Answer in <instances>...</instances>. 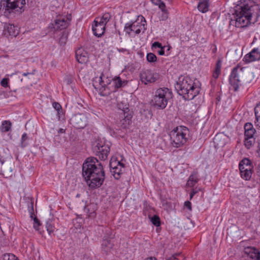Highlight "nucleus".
Instances as JSON below:
<instances>
[{
    "label": "nucleus",
    "instance_id": "1",
    "mask_svg": "<svg viewBox=\"0 0 260 260\" xmlns=\"http://www.w3.org/2000/svg\"><path fill=\"white\" fill-rule=\"evenodd\" d=\"M260 16V8L250 0H245L238 5L235 10L234 19L231 24H235L237 27H244L249 24L254 23Z\"/></svg>",
    "mask_w": 260,
    "mask_h": 260
},
{
    "label": "nucleus",
    "instance_id": "2",
    "mask_svg": "<svg viewBox=\"0 0 260 260\" xmlns=\"http://www.w3.org/2000/svg\"><path fill=\"white\" fill-rule=\"evenodd\" d=\"M82 175L89 187L94 189L100 187L105 178L102 164L95 157H88L82 166Z\"/></svg>",
    "mask_w": 260,
    "mask_h": 260
},
{
    "label": "nucleus",
    "instance_id": "3",
    "mask_svg": "<svg viewBox=\"0 0 260 260\" xmlns=\"http://www.w3.org/2000/svg\"><path fill=\"white\" fill-rule=\"evenodd\" d=\"M175 87L178 94L187 100H192L200 92L199 87L194 85L193 81L188 77L183 78L182 80L179 78Z\"/></svg>",
    "mask_w": 260,
    "mask_h": 260
},
{
    "label": "nucleus",
    "instance_id": "4",
    "mask_svg": "<svg viewBox=\"0 0 260 260\" xmlns=\"http://www.w3.org/2000/svg\"><path fill=\"white\" fill-rule=\"evenodd\" d=\"M25 0H1L0 11L7 17H10L16 13H21L24 11Z\"/></svg>",
    "mask_w": 260,
    "mask_h": 260
},
{
    "label": "nucleus",
    "instance_id": "5",
    "mask_svg": "<svg viewBox=\"0 0 260 260\" xmlns=\"http://www.w3.org/2000/svg\"><path fill=\"white\" fill-rule=\"evenodd\" d=\"M172 92L168 88H160L156 90L152 103L153 105L157 109H165L168 102V100L172 98Z\"/></svg>",
    "mask_w": 260,
    "mask_h": 260
},
{
    "label": "nucleus",
    "instance_id": "6",
    "mask_svg": "<svg viewBox=\"0 0 260 260\" xmlns=\"http://www.w3.org/2000/svg\"><path fill=\"white\" fill-rule=\"evenodd\" d=\"M188 131L186 127H177L173 129L170 133L172 146L176 148L182 146L187 141L186 135Z\"/></svg>",
    "mask_w": 260,
    "mask_h": 260
},
{
    "label": "nucleus",
    "instance_id": "7",
    "mask_svg": "<svg viewBox=\"0 0 260 260\" xmlns=\"http://www.w3.org/2000/svg\"><path fill=\"white\" fill-rule=\"evenodd\" d=\"M14 162L12 158L5 159L0 155V173L6 178L13 175Z\"/></svg>",
    "mask_w": 260,
    "mask_h": 260
},
{
    "label": "nucleus",
    "instance_id": "8",
    "mask_svg": "<svg viewBox=\"0 0 260 260\" xmlns=\"http://www.w3.org/2000/svg\"><path fill=\"white\" fill-rule=\"evenodd\" d=\"M243 70V68L235 67L231 74L229 81L235 91L238 90L241 81L245 78Z\"/></svg>",
    "mask_w": 260,
    "mask_h": 260
},
{
    "label": "nucleus",
    "instance_id": "9",
    "mask_svg": "<svg viewBox=\"0 0 260 260\" xmlns=\"http://www.w3.org/2000/svg\"><path fill=\"white\" fill-rule=\"evenodd\" d=\"M93 149L95 154L103 160L107 159L110 152V147L100 140H96L93 144Z\"/></svg>",
    "mask_w": 260,
    "mask_h": 260
},
{
    "label": "nucleus",
    "instance_id": "10",
    "mask_svg": "<svg viewBox=\"0 0 260 260\" xmlns=\"http://www.w3.org/2000/svg\"><path fill=\"white\" fill-rule=\"evenodd\" d=\"M108 81L107 78L102 75L94 78L92 81V85L95 89L99 91L101 95L105 96L109 93V91H107Z\"/></svg>",
    "mask_w": 260,
    "mask_h": 260
},
{
    "label": "nucleus",
    "instance_id": "11",
    "mask_svg": "<svg viewBox=\"0 0 260 260\" xmlns=\"http://www.w3.org/2000/svg\"><path fill=\"white\" fill-rule=\"evenodd\" d=\"M71 19V14L67 15L66 17L58 16L54 20V22L49 26V27L53 28L55 30H60L65 29L69 25Z\"/></svg>",
    "mask_w": 260,
    "mask_h": 260
},
{
    "label": "nucleus",
    "instance_id": "12",
    "mask_svg": "<svg viewBox=\"0 0 260 260\" xmlns=\"http://www.w3.org/2000/svg\"><path fill=\"white\" fill-rule=\"evenodd\" d=\"M70 123L77 129L84 128L88 123V118L84 113H78L70 119Z\"/></svg>",
    "mask_w": 260,
    "mask_h": 260
},
{
    "label": "nucleus",
    "instance_id": "13",
    "mask_svg": "<svg viewBox=\"0 0 260 260\" xmlns=\"http://www.w3.org/2000/svg\"><path fill=\"white\" fill-rule=\"evenodd\" d=\"M119 108L122 110L121 113V115H122L121 117V119L120 120L119 124L122 128H125L131 122L132 114L131 112H129V110L126 105L122 108L120 105H119Z\"/></svg>",
    "mask_w": 260,
    "mask_h": 260
},
{
    "label": "nucleus",
    "instance_id": "14",
    "mask_svg": "<svg viewBox=\"0 0 260 260\" xmlns=\"http://www.w3.org/2000/svg\"><path fill=\"white\" fill-rule=\"evenodd\" d=\"M140 80L145 84L148 83L155 82L159 78L157 73H154L150 70H145L140 73Z\"/></svg>",
    "mask_w": 260,
    "mask_h": 260
},
{
    "label": "nucleus",
    "instance_id": "15",
    "mask_svg": "<svg viewBox=\"0 0 260 260\" xmlns=\"http://www.w3.org/2000/svg\"><path fill=\"white\" fill-rule=\"evenodd\" d=\"M19 33L18 27L12 24H6L4 28V34L6 37H16Z\"/></svg>",
    "mask_w": 260,
    "mask_h": 260
},
{
    "label": "nucleus",
    "instance_id": "16",
    "mask_svg": "<svg viewBox=\"0 0 260 260\" xmlns=\"http://www.w3.org/2000/svg\"><path fill=\"white\" fill-rule=\"evenodd\" d=\"M105 25L99 22L98 20L94 21V25H92L93 34L98 37H101L105 32Z\"/></svg>",
    "mask_w": 260,
    "mask_h": 260
},
{
    "label": "nucleus",
    "instance_id": "17",
    "mask_svg": "<svg viewBox=\"0 0 260 260\" xmlns=\"http://www.w3.org/2000/svg\"><path fill=\"white\" fill-rule=\"evenodd\" d=\"M244 253L251 259L260 260V251L253 247H247L245 248Z\"/></svg>",
    "mask_w": 260,
    "mask_h": 260
},
{
    "label": "nucleus",
    "instance_id": "18",
    "mask_svg": "<svg viewBox=\"0 0 260 260\" xmlns=\"http://www.w3.org/2000/svg\"><path fill=\"white\" fill-rule=\"evenodd\" d=\"M244 59L246 62L258 60L260 59V52L257 48H254L244 56Z\"/></svg>",
    "mask_w": 260,
    "mask_h": 260
},
{
    "label": "nucleus",
    "instance_id": "19",
    "mask_svg": "<svg viewBox=\"0 0 260 260\" xmlns=\"http://www.w3.org/2000/svg\"><path fill=\"white\" fill-rule=\"evenodd\" d=\"M76 57L77 61L82 64L85 63L88 61V53L82 48H79L76 51Z\"/></svg>",
    "mask_w": 260,
    "mask_h": 260
},
{
    "label": "nucleus",
    "instance_id": "20",
    "mask_svg": "<svg viewBox=\"0 0 260 260\" xmlns=\"http://www.w3.org/2000/svg\"><path fill=\"white\" fill-rule=\"evenodd\" d=\"M145 23H146V20L143 16L141 17L140 22L136 21L132 23V24H134L135 26V32L136 34H139L141 30L144 32L146 29Z\"/></svg>",
    "mask_w": 260,
    "mask_h": 260
},
{
    "label": "nucleus",
    "instance_id": "21",
    "mask_svg": "<svg viewBox=\"0 0 260 260\" xmlns=\"http://www.w3.org/2000/svg\"><path fill=\"white\" fill-rule=\"evenodd\" d=\"M124 171L125 164L122 163L119 166L116 167L114 169L112 170L111 172L116 179H118L120 178L121 175L124 172Z\"/></svg>",
    "mask_w": 260,
    "mask_h": 260
},
{
    "label": "nucleus",
    "instance_id": "22",
    "mask_svg": "<svg viewBox=\"0 0 260 260\" xmlns=\"http://www.w3.org/2000/svg\"><path fill=\"white\" fill-rule=\"evenodd\" d=\"M225 136L221 134H217L213 139L214 143L215 146L218 147H221L225 145Z\"/></svg>",
    "mask_w": 260,
    "mask_h": 260
},
{
    "label": "nucleus",
    "instance_id": "23",
    "mask_svg": "<svg viewBox=\"0 0 260 260\" xmlns=\"http://www.w3.org/2000/svg\"><path fill=\"white\" fill-rule=\"evenodd\" d=\"M209 2L208 0H203L200 2L198 5V10L202 12L206 13L208 11Z\"/></svg>",
    "mask_w": 260,
    "mask_h": 260
},
{
    "label": "nucleus",
    "instance_id": "24",
    "mask_svg": "<svg viewBox=\"0 0 260 260\" xmlns=\"http://www.w3.org/2000/svg\"><path fill=\"white\" fill-rule=\"evenodd\" d=\"M113 243L111 242V240L109 239H104L102 244V248L105 252H108L112 248Z\"/></svg>",
    "mask_w": 260,
    "mask_h": 260
},
{
    "label": "nucleus",
    "instance_id": "25",
    "mask_svg": "<svg viewBox=\"0 0 260 260\" xmlns=\"http://www.w3.org/2000/svg\"><path fill=\"white\" fill-rule=\"evenodd\" d=\"M221 62H222L221 59H218L216 62L215 69L213 73V77L215 79H217L218 77V76L220 73V70H221Z\"/></svg>",
    "mask_w": 260,
    "mask_h": 260
},
{
    "label": "nucleus",
    "instance_id": "26",
    "mask_svg": "<svg viewBox=\"0 0 260 260\" xmlns=\"http://www.w3.org/2000/svg\"><path fill=\"white\" fill-rule=\"evenodd\" d=\"M12 126L11 122L9 120H5L3 121L1 126V131L2 132H7L11 129Z\"/></svg>",
    "mask_w": 260,
    "mask_h": 260
},
{
    "label": "nucleus",
    "instance_id": "27",
    "mask_svg": "<svg viewBox=\"0 0 260 260\" xmlns=\"http://www.w3.org/2000/svg\"><path fill=\"white\" fill-rule=\"evenodd\" d=\"M240 174L241 177L245 180H249L251 177L252 171L247 170L246 171H243L242 170H240Z\"/></svg>",
    "mask_w": 260,
    "mask_h": 260
},
{
    "label": "nucleus",
    "instance_id": "28",
    "mask_svg": "<svg viewBox=\"0 0 260 260\" xmlns=\"http://www.w3.org/2000/svg\"><path fill=\"white\" fill-rule=\"evenodd\" d=\"M68 33L64 31L61 34V36L59 39V43L60 45L63 46L66 44L68 39Z\"/></svg>",
    "mask_w": 260,
    "mask_h": 260
},
{
    "label": "nucleus",
    "instance_id": "29",
    "mask_svg": "<svg viewBox=\"0 0 260 260\" xmlns=\"http://www.w3.org/2000/svg\"><path fill=\"white\" fill-rule=\"evenodd\" d=\"M113 84L116 88H120L125 85V81H122L119 77H116L113 79Z\"/></svg>",
    "mask_w": 260,
    "mask_h": 260
},
{
    "label": "nucleus",
    "instance_id": "30",
    "mask_svg": "<svg viewBox=\"0 0 260 260\" xmlns=\"http://www.w3.org/2000/svg\"><path fill=\"white\" fill-rule=\"evenodd\" d=\"M122 163V162L121 161H118L115 158H111L109 164L110 171H111L112 170L114 169L116 167H118Z\"/></svg>",
    "mask_w": 260,
    "mask_h": 260
},
{
    "label": "nucleus",
    "instance_id": "31",
    "mask_svg": "<svg viewBox=\"0 0 260 260\" xmlns=\"http://www.w3.org/2000/svg\"><path fill=\"white\" fill-rule=\"evenodd\" d=\"M135 26L134 24H132L131 23H127L124 26V31L129 35L132 31H135Z\"/></svg>",
    "mask_w": 260,
    "mask_h": 260
},
{
    "label": "nucleus",
    "instance_id": "32",
    "mask_svg": "<svg viewBox=\"0 0 260 260\" xmlns=\"http://www.w3.org/2000/svg\"><path fill=\"white\" fill-rule=\"evenodd\" d=\"M110 18V14L109 13H106L103 15L102 17L100 18L99 22H100L101 23H103L104 25H106L107 23L109 21Z\"/></svg>",
    "mask_w": 260,
    "mask_h": 260
},
{
    "label": "nucleus",
    "instance_id": "33",
    "mask_svg": "<svg viewBox=\"0 0 260 260\" xmlns=\"http://www.w3.org/2000/svg\"><path fill=\"white\" fill-rule=\"evenodd\" d=\"M2 260H18V259L13 254L6 253L3 255Z\"/></svg>",
    "mask_w": 260,
    "mask_h": 260
},
{
    "label": "nucleus",
    "instance_id": "34",
    "mask_svg": "<svg viewBox=\"0 0 260 260\" xmlns=\"http://www.w3.org/2000/svg\"><path fill=\"white\" fill-rule=\"evenodd\" d=\"M254 142V138H245L244 140V144L245 147L249 149L252 146Z\"/></svg>",
    "mask_w": 260,
    "mask_h": 260
},
{
    "label": "nucleus",
    "instance_id": "35",
    "mask_svg": "<svg viewBox=\"0 0 260 260\" xmlns=\"http://www.w3.org/2000/svg\"><path fill=\"white\" fill-rule=\"evenodd\" d=\"M198 181V179L196 176H195L194 175H191V176H190V177L188 179L187 184L189 186H192L196 183H197Z\"/></svg>",
    "mask_w": 260,
    "mask_h": 260
},
{
    "label": "nucleus",
    "instance_id": "36",
    "mask_svg": "<svg viewBox=\"0 0 260 260\" xmlns=\"http://www.w3.org/2000/svg\"><path fill=\"white\" fill-rule=\"evenodd\" d=\"M255 132H256V131L254 128L252 129H250V130L245 131L244 135H245V138H254V135Z\"/></svg>",
    "mask_w": 260,
    "mask_h": 260
},
{
    "label": "nucleus",
    "instance_id": "37",
    "mask_svg": "<svg viewBox=\"0 0 260 260\" xmlns=\"http://www.w3.org/2000/svg\"><path fill=\"white\" fill-rule=\"evenodd\" d=\"M156 56L153 53H149L147 55V60L150 62H154L156 61Z\"/></svg>",
    "mask_w": 260,
    "mask_h": 260
},
{
    "label": "nucleus",
    "instance_id": "38",
    "mask_svg": "<svg viewBox=\"0 0 260 260\" xmlns=\"http://www.w3.org/2000/svg\"><path fill=\"white\" fill-rule=\"evenodd\" d=\"M46 226L48 233L49 234V235H50L51 233H52L54 231V226L51 223V222L50 220H49L46 222Z\"/></svg>",
    "mask_w": 260,
    "mask_h": 260
},
{
    "label": "nucleus",
    "instance_id": "39",
    "mask_svg": "<svg viewBox=\"0 0 260 260\" xmlns=\"http://www.w3.org/2000/svg\"><path fill=\"white\" fill-rule=\"evenodd\" d=\"M151 222L156 226L160 225V219L157 215H154L152 216L151 218Z\"/></svg>",
    "mask_w": 260,
    "mask_h": 260
},
{
    "label": "nucleus",
    "instance_id": "40",
    "mask_svg": "<svg viewBox=\"0 0 260 260\" xmlns=\"http://www.w3.org/2000/svg\"><path fill=\"white\" fill-rule=\"evenodd\" d=\"M183 256L181 255V253H175L171 257L167 260H183Z\"/></svg>",
    "mask_w": 260,
    "mask_h": 260
},
{
    "label": "nucleus",
    "instance_id": "41",
    "mask_svg": "<svg viewBox=\"0 0 260 260\" xmlns=\"http://www.w3.org/2000/svg\"><path fill=\"white\" fill-rule=\"evenodd\" d=\"M242 165L243 167L246 165H251V162L250 159L247 158L243 159L239 163V165Z\"/></svg>",
    "mask_w": 260,
    "mask_h": 260
},
{
    "label": "nucleus",
    "instance_id": "42",
    "mask_svg": "<svg viewBox=\"0 0 260 260\" xmlns=\"http://www.w3.org/2000/svg\"><path fill=\"white\" fill-rule=\"evenodd\" d=\"M28 139L27 135L26 133H24L21 138V145L22 147H24L26 146V143H25V141Z\"/></svg>",
    "mask_w": 260,
    "mask_h": 260
},
{
    "label": "nucleus",
    "instance_id": "43",
    "mask_svg": "<svg viewBox=\"0 0 260 260\" xmlns=\"http://www.w3.org/2000/svg\"><path fill=\"white\" fill-rule=\"evenodd\" d=\"M239 170H242L243 171H246L247 170H251L252 166L251 165H246L244 167H243L242 165H239Z\"/></svg>",
    "mask_w": 260,
    "mask_h": 260
},
{
    "label": "nucleus",
    "instance_id": "44",
    "mask_svg": "<svg viewBox=\"0 0 260 260\" xmlns=\"http://www.w3.org/2000/svg\"><path fill=\"white\" fill-rule=\"evenodd\" d=\"M40 222L38 219L37 217L34 218V228L37 231L39 230L38 226L40 225Z\"/></svg>",
    "mask_w": 260,
    "mask_h": 260
},
{
    "label": "nucleus",
    "instance_id": "45",
    "mask_svg": "<svg viewBox=\"0 0 260 260\" xmlns=\"http://www.w3.org/2000/svg\"><path fill=\"white\" fill-rule=\"evenodd\" d=\"M8 78H4L1 81V85L4 87H7L8 86Z\"/></svg>",
    "mask_w": 260,
    "mask_h": 260
},
{
    "label": "nucleus",
    "instance_id": "46",
    "mask_svg": "<svg viewBox=\"0 0 260 260\" xmlns=\"http://www.w3.org/2000/svg\"><path fill=\"white\" fill-rule=\"evenodd\" d=\"M168 18V11L165 12H162V14L160 17V20L162 21L166 20Z\"/></svg>",
    "mask_w": 260,
    "mask_h": 260
},
{
    "label": "nucleus",
    "instance_id": "47",
    "mask_svg": "<svg viewBox=\"0 0 260 260\" xmlns=\"http://www.w3.org/2000/svg\"><path fill=\"white\" fill-rule=\"evenodd\" d=\"M255 117H260V104L257 105L254 109Z\"/></svg>",
    "mask_w": 260,
    "mask_h": 260
},
{
    "label": "nucleus",
    "instance_id": "48",
    "mask_svg": "<svg viewBox=\"0 0 260 260\" xmlns=\"http://www.w3.org/2000/svg\"><path fill=\"white\" fill-rule=\"evenodd\" d=\"M53 108L56 110V111H59L60 110H61L62 108L61 105L57 102H54L53 103Z\"/></svg>",
    "mask_w": 260,
    "mask_h": 260
},
{
    "label": "nucleus",
    "instance_id": "49",
    "mask_svg": "<svg viewBox=\"0 0 260 260\" xmlns=\"http://www.w3.org/2000/svg\"><path fill=\"white\" fill-rule=\"evenodd\" d=\"M254 129L253 125L250 123H246L244 125L245 131Z\"/></svg>",
    "mask_w": 260,
    "mask_h": 260
},
{
    "label": "nucleus",
    "instance_id": "50",
    "mask_svg": "<svg viewBox=\"0 0 260 260\" xmlns=\"http://www.w3.org/2000/svg\"><path fill=\"white\" fill-rule=\"evenodd\" d=\"M158 6L162 12H165L167 11L165 4L163 2H162Z\"/></svg>",
    "mask_w": 260,
    "mask_h": 260
},
{
    "label": "nucleus",
    "instance_id": "51",
    "mask_svg": "<svg viewBox=\"0 0 260 260\" xmlns=\"http://www.w3.org/2000/svg\"><path fill=\"white\" fill-rule=\"evenodd\" d=\"M161 47H162V46L161 43H159L158 42H155L152 45V48H160Z\"/></svg>",
    "mask_w": 260,
    "mask_h": 260
},
{
    "label": "nucleus",
    "instance_id": "52",
    "mask_svg": "<svg viewBox=\"0 0 260 260\" xmlns=\"http://www.w3.org/2000/svg\"><path fill=\"white\" fill-rule=\"evenodd\" d=\"M255 126L260 129V117H256Z\"/></svg>",
    "mask_w": 260,
    "mask_h": 260
},
{
    "label": "nucleus",
    "instance_id": "53",
    "mask_svg": "<svg viewBox=\"0 0 260 260\" xmlns=\"http://www.w3.org/2000/svg\"><path fill=\"white\" fill-rule=\"evenodd\" d=\"M184 206L189 210H191V204L189 201L185 202Z\"/></svg>",
    "mask_w": 260,
    "mask_h": 260
},
{
    "label": "nucleus",
    "instance_id": "54",
    "mask_svg": "<svg viewBox=\"0 0 260 260\" xmlns=\"http://www.w3.org/2000/svg\"><path fill=\"white\" fill-rule=\"evenodd\" d=\"M152 3L158 6L162 1L161 0H151Z\"/></svg>",
    "mask_w": 260,
    "mask_h": 260
},
{
    "label": "nucleus",
    "instance_id": "55",
    "mask_svg": "<svg viewBox=\"0 0 260 260\" xmlns=\"http://www.w3.org/2000/svg\"><path fill=\"white\" fill-rule=\"evenodd\" d=\"M164 47L160 48V50L158 51V53L160 55H163L165 54Z\"/></svg>",
    "mask_w": 260,
    "mask_h": 260
},
{
    "label": "nucleus",
    "instance_id": "56",
    "mask_svg": "<svg viewBox=\"0 0 260 260\" xmlns=\"http://www.w3.org/2000/svg\"><path fill=\"white\" fill-rule=\"evenodd\" d=\"M66 80L68 84H70L72 82V79L71 76H68L66 79Z\"/></svg>",
    "mask_w": 260,
    "mask_h": 260
},
{
    "label": "nucleus",
    "instance_id": "57",
    "mask_svg": "<svg viewBox=\"0 0 260 260\" xmlns=\"http://www.w3.org/2000/svg\"><path fill=\"white\" fill-rule=\"evenodd\" d=\"M197 192V191H194V189H193L191 192L190 193V199H191L193 196Z\"/></svg>",
    "mask_w": 260,
    "mask_h": 260
},
{
    "label": "nucleus",
    "instance_id": "58",
    "mask_svg": "<svg viewBox=\"0 0 260 260\" xmlns=\"http://www.w3.org/2000/svg\"><path fill=\"white\" fill-rule=\"evenodd\" d=\"M257 173L259 176H260V163H259L256 167Z\"/></svg>",
    "mask_w": 260,
    "mask_h": 260
},
{
    "label": "nucleus",
    "instance_id": "59",
    "mask_svg": "<svg viewBox=\"0 0 260 260\" xmlns=\"http://www.w3.org/2000/svg\"><path fill=\"white\" fill-rule=\"evenodd\" d=\"M57 112L58 118L59 120L60 118V115L62 113V109L60 110L59 111H57Z\"/></svg>",
    "mask_w": 260,
    "mask_h": 260
},
{
    "label": "nucleus",
    "instance_id": "60",
    "mask_svg": "<svg viewBox=\"0 0 260 260\" xmlns=\"http://www.w3.org/2000/svg\"><path fill=\"white\" fill-rule=\"evenodd\" d=\"M117 50L119 52H124L126 51V49L124 48H117Z\"/></svg>",
    "mask_w": 260,
    "mask_h": 260
},
{
    "label": "nucleus",
    "instance_id": "61",
    "mask_svg": "<svg viewBox=\"0 0 260 260\" xmlns=\"http://www.w3.org/2000/svg\"><path fill=\"white\" fill-rule=\"evenodd\" d=\"M66 130L63 128H60L58 131V133H64Z\"/></svg>",
    "mask_w": 260,
    "mask_h": 260
},
{
    "label": "nucleus",
    "instance_id": "62",
    "mask_svg": "<svg viewBox=\"0 0 260 260\" xmlns=\"http://www.w3.org/2000/svg\"><path fill=\"white\" fill-rule=\"evenodd\" d=\"M257 153H258V156L260 157V143L258 144V145Z\"/></svg>",
    "mask_w": 260,
    "mask_h": 260
},
{
    "label": "nucleus",
    "instance_id": "63",
    "mask_svg": "<svg viewBox=\"0 0 260 260\" xmlns=\"http://www.w3.org/2000/svg\"><path fill=\"white\" fill-rule=\"evenodd\" d=\"M30 74H33L32 73H29V72H27V73H24L23 74V76H27L28 75H30Z\"/></svg>",
    "mask_w": 260,
    "mask_h": 260
},
{
    "label": "nucleus",
    "instance_id": "64",
    "mask_svg": "<svg viewBox=\"0 0 260 260\" xmlns=\"http://www.w3.org/2000/svg\"><path fill=\"white\" fill-rule=\"evenodd\" d=\"M145 260H157V259L154 257H150L145 259Z\"/></svg>",
    "mask_w": 260,
    "mask_h": 260
}]
</instances>
